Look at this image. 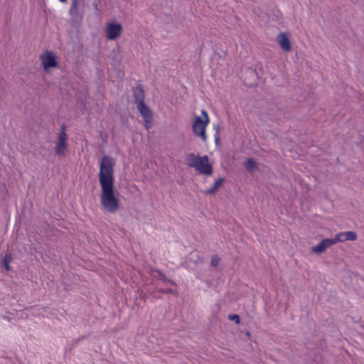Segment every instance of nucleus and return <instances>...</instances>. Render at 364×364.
Segmentation results:
<instances>
[{"mask_svg":"<svg viewBox=\"0 0 364 364\" xmlns=\"http://www.w3.org/2000/svg\"><path fill=\"white\" fill-rule=\"evenodd\" d=\"M132 96L135 104L139 105L145 102V92L141 85L139 84L136 87H132Z\"/></svg>","mask_w":364,"mask_h":364,"instance_id":"1a4fd4ad","label":"nucleus"},{"mask_svg":"<svg viewBox=\"0 0 364 364\" xmlns=\"http://www.w3.org/2000/svg\"><path fill=\"white\" fill-rule=\"evenodd\" d=\"M186 164L191 168H195L198 170L200 173H204V171H210L209 166H200V164L198 162V156H196L193 153H191L186 156Z\"/></svg>","mask_w":364,"mask_h":364,"instance_id":"39448f33","label":"nucleus"},{"mask_svg":"<svg viewBox=\"0 0 364 364\" xmlns=\"http://www.w3.org/2000/svg\"><path fill=\"white\" fill-rule=\"evenodd\" d=\"M333 244V241L331 238H326L321 240L318 244L316 246L311 247V252L314 254H321L323 253L327 248L332 246Z\"/></svg>","mask_w":364,"mask_h":364,"instance_id":"6e6552de","label":"nucleus"},{"mask_svg":"<svg viewBox=\"0 0 364 364\" xmlns=\"http://www.w3.org/2000/svg\"><path fill=\"white\" fill-rule=\"evenodd\" d=\"M245 167L248 171L252 172L257 168V163L252 158H249L245 164Z\"/></svg>","mask_w":364,"mask_h":364,"instance_id":"f3484780","label":"nucleus"},{"mask_svg":"<svg viewBox=\"0 0 364 364\" xmlns=\"http://www.w3.org/2000/svg\"><path fill=\"white\" fill-rule=\"evenodd\" d=\"M220 259L217 255H215L211 258L210 264L213 267H217L220 263Z\"/></svg>","mask_w":364,"mask_h":364,"instance_id":"4be33fe9","label":"nucleus"},{"mask_svg":"<svg viewBox=\"0 0 364 364\" xmlns=\"http://www.w3.org/2000/svg\"><path fill=\"white\" fill-rule=\"evenodd\" d=\"M40 58L41 60L43 70L47 73L50 68H57L58 63L55 54L50 50L45 51L41 55Z\"/></svg>","mask_w":364,"mask_h":364,"instance_id":"7ed1b4c3","label":"nucleus"},{"mask_svg":"<svg viewBox=\"0 0 364 364\" xmlns=\"http://www.w3.org/2000/svg\"><path fill=\"white\" fill-rule=\"evenodd\" d=\"M68 144L55 143V154L58 156H64L68 150Z\"/></svg>","mask_w":364,"mask_h":364,"instance_id":"4468645a","label":"nucleus"},{"mask_svg":"<svg viewBox=\"0 0 364 364\" xmlns=\"http://www.w3.org/2000/svg\"><path fill=\"white\" fill-rule=\"evenodd\" d=\"M225 178H219L215 181L213 186L211 188L206 189L204 193L208 195L215 194L218 188L223 184Z\"/></svg>","mask_w":364,"mask_h":364,"instance_id":"ddd939ff","label":"nucleus"},{"mask_svg":"<svg viewBox=\"0 0 364 364\" xmlns=\"http://www.w3.org/2000/svg\"><path fill=\"white\" fill-rule=\"evenodd\" d=\"M122 31V26L120 23L110 22L107 26L106 37L109 40H115L121 35Z\"/></svg>","mask_w":364,"mask_h":364,"instance_id":"423d86ee","label":"nucleus"},{"mask_svg":"<svg viewBox=\"0 0 364 364\" xmlns=\"http://www.w3.org/2000/svg\"><path fill=\"white\" fill-rule=\"evenodd\" d=\"M245 334H246L247 337L249 339H250V338H251L252 335H251V333H250V331H247Z\"/></svg>","mask_w":364,"mask_h":364,"instance_id":"a878e982","label":"nucleus"},{"mask_svg":"<svg viewBox=\"0 0 364 364\" xmlns=\"http://www.w3.org/2000/svg\"><path fill=\"white\" fill-rule=\"evenodd\" d=\"M12 261V255L10 252H7L5 254L4 257L2 258V267L6 270L10 271L11 269V267L10 266V262Z\"/></svg>","mask_w":364,"mask_h":364,"instance_id":"dca6fc26","label":"nucleus"},{"mask_svg":"<svg viewBox=\"0 0 364 364\" xmlns=\"http://www.w3.org/2000/svg\"><path fill=\"white\" fill-rule=\"evenodd\" d=\"M346 241H354L357 239V234L353 231L344 232Z\"/></svg>","mask_w":364,"mask_h":364,"instance_id":"a211bd4d","label":"nucleus"},{"mask_svg":"<svg viewBox=\"0 0 364 364\" xmlns=\"http://www.w3.org/2000/svg\"><path fill=\"white\" fill-rule=\"evenodd\" d=\"M228 319L235 321L236 324L240 323V317L238 314H229L228 316Z\"/></svg>","mask_w":364,"mask_h":364,"instance_id":"412c9836","label":"nucleus"},{"mask_svg":"<svg viewBox=\"0 0 364 364\" xmlns=\"http://www.w3.org/2000/svg\"><path fill=\"white\" fill-rule=\"evenodd\" d=\"M87 338L86 336H82L81 337L78 338H76V339H74L73 341H72V345L73 346H76L78 344V343L84 339H85Z\"/></svg>","mask_w":364,"mask_h":364,"instance_id":"393cba45","label":"nucleus"},{"mask_svg":"<svg viewBox=\"0 0 364 364\" xmlns=\"http://www.w3.org/2000/svg\"><path fill=\"white\" fill-rule=\"evenodd\" d=\"M198 162L200 164V166H209V169H210V171H204V173H201V174H205V175H211L213 172V166L212 164H210L209 163V157L207 155H205L203 156H198Z\"/></svg>","mask_w":364,"mask_h":364,"instance_id":"f8f14e48","label":"nucleus"},{"mask_svg":"<svg viewBox=\"0 0 364 364\" xmlns=\"http://www.w3.org/2000/svg\"><path fill=\"white\" fill-rule=\"evenodd\" d=\"M136 107L143 117L144 121V127L149 130L152 127L153 124V112L151 109L146 105L145 102H141L136 105Z\"/></svg>","mask_w":364,"mask_h":364,"instance_id":"20e7f679","label":"nucleus"},{"mask_svg":"<svg viewBox=\"0 0 364 364\" xmlns=\"http://www.w3.org/2000/svg\"><path fill=\"white\" fill-rule=\"evenodd\" d=\"M59 1H60V2H62V3H64V2H65L67 0H59Z\"/></svg>","mask_w":364,"mask_h":364,"instance_id":"bb28decb","label":"nucleus"},{"mask_svg":"<svg viewBox=\"0 0 364 364\" xmlns=\"http://www.w3.org/2000/svg\"><path fill=\"white\" fill-rule=\"evenodd\" d=\"M157 291L159 293L164 294H174V291L171 288L166 289H158Z\"/></svg>","mask_w":364,"mask_h":364,"instance_id":"b1692460","label":"nucleus"},{"mask_svg":"<svg viewBox=\"0 0 364 364\" xmlns=\"http://www.w3.org/2000/svg\"><path fill=\"white\" fill-rule=\"evenodd\" d=\"M277 41L283 50L286 52L291 50V41L286 33H279L277 36Z\"/></svg>","mask_w":364,"mask_h":364,"instance_id":"9d476101","label":"nucleus"},{"mask_svg":"<svg viewBox=\"0 0 364 364\" xmlns=\"http://www.w3.org/2000/svg\"><path fill=\"white\" fill-rule=\"evenodd\" d=\"M245 81L247 86L252 87L257 84L259 76L255 69L247 68L245 71Z\"/></svg>","mask_w":364,"mask_h":364,"instance_id":"0eeeda50","label":"nucleus"},{"mask_svg":"<svg viewBox=\"0 0 364 364\" xmlns=\"http://www.w3.org/2000/svg\"><path fill=\"white\" fill-rule=\"evenodd\" d=\"M78 0H72V4L70 9V12L72 14L73 11H77Z\"/></svg>","mask_w":364,"mask_h":364,"instance_id":"5701e85b","label":"nucleus"},{"mask_svg":"<svg viewBox=\"0 0 364 364\" xmlns=\"http://www.w3.org/2000/svg\"><path fill=\"white\" fill-rule=\"evenodd\" d=\"M151 272L153 273V272H156L158 274V279H160L161 281H162L164 283H166V282H169L171 283L172 285H176V283L171 279H168L166 275L165 274L164 272H163L161 270L159 269H151Z\"/></svg>","mask_w":364,"mask_h":364,"instance_id":"2eb2a0df","label":"nucleus"},{"mask_svg":"<svg viewBox=\"0 0 364 364\" xmlns=\"http://www.w3.org/2000/svg\"><path fill=\"white\" fill-rule=\"evenodd\" d=\"M114 159L105 155L100 164L98 173L101 188L100 203L103 209L109 213H115L120 208V200L114 186Z\"/></svg>","mask_w":364,"mask_h":364,"instance_id":"f257e3e1","label":"nucleus"},{"mask_svg":"<svg viewBox=\"0 0 364 364\" xmlns=\"http://www.w3.org/2000/svg\"><path fill=\"white\" fill-rule=\"evenodd\" d=\"M68 136L66 133V125L65 124L63 123L60 125V131L58 134L56 143L68 144Z\"/></svg>","mask_w":364,"mask_h":364,"instance_id":"9b49d317","label":"nucleus"},{"mask_svg":"<svg viewBox=\"0 0 364 364\" xmlns=\"http://www.w3.org/2000/svg\"><path fill=\"white\" fill-rule=\"evenodd\" d=\"M201 114L204 119H202L200 116H196L193 123L192 129L196 135L200 136L203 141H206L205 128L210 120L208 112L205 110L203 109Z\"/></svg>","mask_w":364,"mask_h":364,"instance_id":"f03ea898","label":"nucleus"},{"mask_svg":"<svg viewBox=\"0 0 364 364\" xmlns=\"http://www.w3.org/2000/svg\"><path fill=\"white\" fill-rule=\"evenodd\" d=\"M214 128L215 129V134L214 135V139H215V144L218 146V145H219V143H220L219 132L220 130V127L219 124H217V125H214Z\"/></svg>","mask_w":364,"mask_h":364,"instance_id":"aec40b11","label":"nucleus"},{"mask_svg":"<svg viewBox=\"0 0 364 364\" xmlns=\"http://www.w3.org/2000/svg\"><path fill=\"white\" fill-rule=\"evenodd\" d=\"M345 237H346V236H345L344 232H342L337 233L336 235V237L334 238H331V239L333 241V244H336L338 242H345L346 241Z\"/></svg>","mask_w":364,"mask_h":364,"instance_id":"6ab92c4d","label":"nucleus"}]
</instances>
